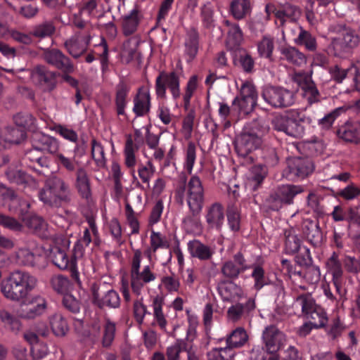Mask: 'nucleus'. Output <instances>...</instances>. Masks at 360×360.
<instances>
[{
  "label": "nucleus",
  "instance_id": "f257e3e1",
  "mask_svg": "<svg viewBox=\"0 0 360 360\" xmlns=\"http://www.w3.org/2000/svg\"><path fill=\"white\" fill-rule=\"evenodd\" d=\"M37 278L30 273L16 270L1 281V289L4 295L11 300L26 297L35 288Z\"/></svg>",
  "mask_w": 360,
  "mask_h": 360
},
{
  "label": "nucleus",
  "instance_id": "f03ea898",
  "mask_svg": "<svg viewBox=\"0 0 360 360\" xmlns=\"http://www.w3.org/2000/svg\"><path fill=\"white\" fill-rule=\"evenodd\" d=\"M262 340L266 350L255 347L251 352V360H278L276 352L284 345L285 335L274 326H269L263 331Z\"/></svg>",
  "mask_w": 360,
  "mask_h": 360
},
{
  "label": "nucleus",
  "instance_id": "7ed1b4c3",
  "mask_svg": "<svg viewBox=\"0 0 360 360\" xmlns=\"http://www.w3.org/2000/svg\"><path fill=\"white\" fill-rule=\"evenodd\" d=\"M143 253L139 249L134 250L131 261L130 281L131 287L134 293L140 295L143 288L157 279V274L154 271L153 265H146L141 268Z\"/></svg>",
  "mask_w": 360,
  "mask_h": 360
},
{
  "label": "nucleus",
  "instance_id": "20e7f679",
  "mask_svg": "<svg viewBox=\"0 0 360 360\" xmlns=\"http://www.w3.org/2000/svg\"><path fill=\"white\" fill-rule=\"evenodd\" d=\"M71 191L68 184L61 178L52 177L46 180L39 192V200L49 206H59L70 200Z\"/></svg>",
  "mask_w": 360,
  "mask_h": 360
},
{
  "label": "nucleus",
  "instance_id": "39448f33",
  "mask_svg": "<svg viewBox=\"0 0 360 360\" xmlns=\"http://www.w3.org/2000/svg\"><path fill=\"white\" fill-rule=\"evenodd\" d=\"M262 124L260 121H255L247 124L235 141L236 151L239 156L246 157L262 144L261 135Z\"/></svg>",
  "mask_w": 360,
  "mask_h": 360
},
{
  "label": "nucleus",
  "instance_id": "423d86ee",
  "mask_svg": "<svg viewBox=\"0 0 360 360\" xmlns=\"http://www.w3.org/2000/svg\"><path fill=\"white\" fill-rule=\"evenodd\" d=\"M257 93L252 82H242L239 94L233 99L232 105L238 108L239 112L247 115L252 112L257 101Z\"/></svg>",
  "mask_w": 360,
  "mask_h": 360
},
{
  "label": "nucleus",
  "instance_id": "0eeeda50",
  "mask_svg": "<svg viewBox=\"0 0 360 360\" xmlns=\"http://www.w3.org/2000/svg\"><path fill=\"white\" fill-rule=\"evenodd\" d=\"M184 190L191 212L193 215L198 214L202 210L204 200V190L200 179L196 176H192Z\"/></svg>",
  "mask_w": 360,
  "mask_h": 360
},
{
  "label": "nucleus",
  "instance_id": "6e6552de",
  "mask_svg": "<svg viewBox=\"0 0 360 360\" xmlns=\"http://www.w3.org/2000/svg\"><path fill=\"white\" fill-rule=\"evenodd\" d=\"M168 88L174 99L180 97L179 77L174 72L160 73L155 80V92L158 98H165L166 89Z\"/></svg>",
  "mask_w": 360,
  "mask_h": 360
},
{
  "label": "nucleus",
  "instance_id": "1a4fd4ad",
  "mask_svg": "<svg viewBox=\"0 0 360 360\" xmlns=\"http://www.w3.org/2000/svg\"><path fill=\"white\" fill-rule=\"evenodd\" d=\"M262 96L266 103L274 108H283L294 103L293 93L283 88L266 86Z\"/></svg>",
  "mask_w": 360,
  "mask_h": 360
},
{
  "label": "nucleus",
  "instance_id": "9d476101",
  "mask_svg": "<svg viewBox=\"0 0 360 360\" xmlns=\"http://www.w3.org/2000/svg\"><path fill=\"white\" fill-rule=\"evenodd\" d=\"M44 251L34 240H27L15 252L16 262L22 265L33 266Z\"/></svg>",
  "mask_w": 360,
  "mask_h": 360
},
{
  "label": "nucleus",
  "instance_id": "9b49d317",
  "mask_svg": "<svg viewBox=\"0 0 360 360\" xmlns=\"http://www.w3.org/2000/svg\"><path fill=\"white\" fill-rule=\"evenodd\" d=\"M54 246L51 249V258L53 263L60 269H66L70 263L66 250L69 249L70 242L63 236H57L53 239Z\"/></svg>",
  "mask_w": 360,
  "mask_h": 360
},
{
  "label": "nucleus",
  "instance_id": "f8f14e48",
  "mask_svg": "<svg viewBox=\"0 0 360 360\" xmlns=\"http://www.w3.org/2000/svg\"><path fill=\"white\" fill-rule=\"evenodd\" d=\"M359 41V37L354 31L345 30L341 37L332 39L329 49L334 55L341 56L347 49L356 46Z\"/></svg>",
  "mask_w": 360,
  "mask_h": 360
},
{
  "label": "nucleus",
  "instance_id": "ddd939ff",
  "mask_svg": "<svg viewBox=\"0 0 360 360\" xmlns=\"http://www.w3.org/2000/svg\"><path fill=\"white\" fill-rule=\"evenodd\" d=\"M46 302L42 297L34 296L27 303H23L17 311L20 318L32 319L41 315L46 310Z\"/></svg>",
  "mask_w": 360,
  "mask_h": 360
},
{
  "label": "nucleus",
  "instance_id": "4468645a",
  "mask_svg": "<svg viewBox=\"0 0 360 360\" xmlns=\"http://www.w3.org/2000/svg\"><path fill=\"white\" fill-rule=\"evenodd\" d=\"M133 112L137 117L146 115L150 110L151 97L150 90L146 86L139 89L137 94L133 99Z\"/></svg>",
  "mask_w": 360,
  "mask_h": 360
},
{
  "label": "nucleus",
  "instance_id": "2eb2a0df",
  "mask_svg": "<svg viewBox=\"0 0 360 360\" xmlns=\"http://www.w3.org/2000/svg\"><path fill=\"white\" fill-rule=\"evenodd\" d=\"M267 174L265 167L258 165L251 167L246 174L245 187L250 191H256L262 184Z\"/></svg>",
  "mask_w": 360,
  "mask_h": 360
},
{
  "label": "nucleus",
  "instance_id": "dca6fc26",
  "mask_svg": "<svg viewBox=\"0 0 360 360\" xmlns=\"http://www.w3.org/2000/svg\"><path fill=\"white\" fill-rule=\"evenodd\" d=\"M142 20V15L140 11L134 8L129 13L120 18L122 30L125 36H129L135 33L139 23Z\"/></svg>",
  "mask_w": 360,
  "mask_h": 360
},
{
  "label": "nucleus",
  "instance_id": "f3484780",
  "mask_svg": "<svg viewBox=\"0 0 360 360\" xmlns=\"http://www.w3.org/2000/svg\"><path fill=\"white\" fill-rule=\"evenodd\" d=\"M290 173L300 179H304L314 170L310 160L302 158H293L288 160Z\"/></svg>",
  "mask_w": 360,
  "mask_h": 360
},
{
  "label": "nucleus",
  "instance_id": "a211bd4d",
  "mask_svg": "<svg viewBox=\"0 0 360 360\" xmlns=\"http://www.w3.org/2000/svg\"><path fill=\"white\" fill-rule=\"evenodd\" d=\"M45 60L50 64L61 70L64 72H72L74 70L73 65L68 58L57 49L48 50L44 53Z\"/></svg>",
  "mask_w": 360,
  "mask_h": 360
},
{
  "label": "nucleus",
  "instance_id": "6ab92c4d",
  "mask_svg": "<svg viewBox=\"0 0 360 360\" xmlns=\"http://www.w3.org/2000/svg\"><path fill=\"white\" fill-rule=\"evenodd\" d=\"M32 82L37 85L43 86L44 89L53 88L55 83V74L46 70L43 66H37L30 72Z\"/></svg>",
  "mask_w": 360,
  "mask_h": 360
},
{
  "label": "nucleus",
  "instance_id": "aec40b11",
  "mask_svg": "<svg viewBox=\"0 0 360 360\" xmlns=\"http://www.w3.org/2000/svg\"><path fill=\"white\" fill-rule=\"evenodd\" d=\"M22 221L34 233L43 238L52 236L46 221L37 215H31L27 217H22Z\"/></svg>",
  "mask_w": 360,
  "mask_h": 360
},
{
  "label": "nucleus",
  "instance_id": "412c9836",
  "mask_svg": "<svg viewBox=\"0 0 360 360\" xmlns=\"http://www.w3.org/2000/svg\"><path fill=\"white\" fill-rule=\"evenodd\" d=\"M250 268V266L246 264L243 255L237 253L233 257V261H229L224 264L222 272L228 277L236 278L240 272Z\"/></svg>",
  "mask_w": 360,
  "mask_h": 360
},
{
  "label": "nucleus",
  "instance_id": "4be33fe9",
  "mask_svg": "<svg viewBox=\"0 0 360 360\" xmlns=\"http://www.w3.org/2000/svg\"><path fill=\"white\" fill-rule=\"evenodd\" d=\"M206 221L212 229H221L224 221V212L222 205L218 202L213 203L207 208Z\"/></svg>",
  "mask_w": 360,
  "mask_h": 360
},
{
  "label": "nucleus",
  "instance_id": "5701e85b",
  "mask_svg": "<svg viewBox=\"0 0 360 360\" xmlns=\"http://www.w3.org/2000/svg\"><path fill=\"white\" fill-rule=\"evenodd\" d=\"M187 245L191 256L200 260H209L214 254V248L205 245L198 240H191Z\"/></svg>",
  "mask_w": 360,
  "mask_h": 360
},
{
  "label": "nucleus",
  "instance_id": "b1692460",
  "mask_svg": "<svg viewBox=\"0 0 360 360\" xmlns=\"http://www.w3.org/2000/svg\"><path fill=\"white\" fill-rule=\"evenodd\" d=\"M75 186L82 198L86 200L91 198L90 180L84 167H79L76 171Z\"/></svg>",
  "mask_w": 360,
  "mask_h": 360
},
{
  "label": "nucleus",
  "instance_id": "393cba45",
  "mask_svg": "<svg viewBox=\"0 0 360 360\" xmlns=\"http://www.w3.org/2000/svg\"><path fill=\"white\" fill-rule=\"evenodd\" d=\"M303 191V187L299 185H282L276 191V200L281 204H291L294 197Z\"/></svg>",
  "mask_w": 360,
  "mask_h": 360
},
{
  "label": "nucleus",
  "instance_id": "a878e982",
  "mask_svg": "<svg viewBox=\"0 0 360 360\" xmlns=\"http://www.w3.org/2000/svg\"><path fill=\"white\" fill-rule=\"evenodd\" d=\"M219 292L224 300L236 302L243 297L241 288L233 282L221 283L219 287Z\"/></svg>",
  "mask_w": 360,
  "mask_h": 360
},
{
  "label": "nucleus",
  "instance_id": "bb28decb",
  "mask_svg": "<svg viewBox=\"0 0 360 360\" xmlns=\"http://www.w3.org/2000/svg\"><path fill=\"white\" fill-rule=\"evenodd\" d=\"M90 37L84 38L75 35L68 40L65 45L69 53L74 58L79 57L86 49Z\"/></svg>",
  "mask_w": 360,
  "mask_h": 360
},
{
  "label": "nucleus",
  "instance_id": "cd10ccee",
  "mask_svg": "<svg viewBox=\"0 0 360 360\" xmlns=\"http://www.w3.org/2000/svg\"><path fill=\"white\" fill-rule=\"evenodd\" d=\"M4 140L0 141V150L10 147L12 144H17L23 141L25 137V131L22 128H7L4 132Z\"/></svg>",
  "mask_w": 360,
  "mask_h": 360
},
{
  "label": "nucleus",
  "instance_id": "c85d7f7f",
  "mask_svg": "<svg viewBox=\"0 0 360 360\" xmlns=\"http://www.w3.org/2000/svg\"><path fill=\"white\" fill-rule=\"evenodd\" d=\"M164 304V301L162 297L156 296L153 298V325L154 326H158L159 328L166 333L167 332V319L162 311V306Z\"/></svg>",
  "mask_w": 360,
  "mask_h": 360
},
{
  "label": "nucleus",
  "instance_id": "c756f323",
  "mask_svg": "<svg viewBox=\"0 0 360 360\" xmlns=\"http://www.w3.org/2000/svg\"><path fill=\"white\" fill-rule=\"evenodd\" d=\"M139 150V146L134 143L131 136L127 139L124 148V165L131 169L133 176L134 175V167L136 165V153Z\"/></svg>",
  "mask_w": 360,
  "mask_h": 360
},
{
  "label": "nucleus",
  "instance_id": "7c9ffc66",
  "mask_svg": "<svg viewBox=\"0 0 360 360\" xmlns=\"http://www.w3.org/2000/svg\"><path fill=\"white\" fill-rule=\"evenodd\" d=\"M338 136L349 142L360 141V122L347 123L338 131Z\"/></svg>",
  "mask_w": 360,
  "mask_h": 360
},
{
  "label": "nucleus",
  "instance_id": "2f4dec72",
  "mask_svg": "<svg viewBox=\"0 0 360 360\" xmlns=\"http://www.w3.org/2000/svg\"><path fill=\"white\" fill-rule=\"evenodd\" d=\"M25 339L31 345L32 355L38 359L45 357L49 353V349L46 344L40 342L38 336L33 332H27L24 335Z\"/></svg>",
  "mask_w": 360,
  "mask_h": 360
},
{
  "label": "nucleus",
  "instance_id": "473e14b6",
  "mask_svg": "<svg viewBox=\"0 0 360 360\" xmlns=\"http://www.w3.org/2000/svg\"><path fill=\"white\" fill-rule=\"evenodd\" d=\"M218 113L226 128L229 127L232 122H236L240 114H243L238 111V108L233 105V109H231L230 106L224 102L219 103Z\"/></svg>",
  "mask_w": 360,
  "mask_h": 360
},
{
  "label": "nucleus",
  "instance_id": "72a5a7b5",
  "mask_svg": "<svg viewBox=\"0 0 360 360\" xmlns=\"http://www.w3.org/2000/svg\"><path fill=\"white\" fill-rule=\"evenodd\" d=\"M34 142L37 143L40 150H46L56 155L58 153L59 143L53 137L43 134H35Z\"/></svg>",
  "mask_w": 360,
  "mask_h": 360
},
{
  "label": "nucleus",
  "instance_id": "f704fd0d",
  "mask_svg": "<svg viewBox=\"0 0 360 360\" xmlns=\"http://www.w3.org/2000/svg\"><path fill=\"white\" fill-rule=\"evenodd\" d=\"M279 51L282 59H285L296 66H302L307 63L304 55L295 47H281Z\"/></svg>",
  "mask_w": 360,
  "mask_h": 360
},
{
  "label": "nucleus",
  "instance_id": "c9c22d12",
  "mask_svg": "<svg viewBox=\"0 0 360 360\" xmlns=\"http://www.w3.org/2000/svg\"><path fill=\"white\" fill-rule=\"evenodd\" d=\"M327 271L333 276V281L337 290H339L340 285V278L342 276L343 271L340 262L338 255L333 252L331 257L326 263Z\"/></svg>",
  "mask_w": 360,
  "mask_h": 360
},
{
  "label": "nucleus",
  "instance_id": "e433bc0d",
  "mask_svg": "<svg viewBox=\"0 0 360 360\" xmlns=\"http://www.w3.org/2000/svg\"><path fill=\"white\" fill-rule=\"evenodd\" d=\"M229 26L226 46L230 50L236 49L243 40V33L237 24H231L226 21Z\"/></svg>",
  "mask_w": 360,
  "mask_h": 360
},
{
  "label": "nucleus",
  "instance_id": "4c0bfd02",
  "mask_svg": "<svg viewBox=\"0 0 360 360\" xmlns=\"http://www.w3.org/2000/svg\"><path fill=\"white\" fill-rule=\"evenodd\" d=\"M49 321L51 329L55 335L61 337L68 332V323L61 314H53L49 317Z\"/></svg>",
  "mask_w": 360,
  "mask_h": 360
},
{
  "label": "nucleus",
  "instance_id": "58836bf2",
  "mask_svg": "<svg viewBox=\"0 0 360 360\" xmlns=\"http://www.w3.org/2000/svg\"><path fill=\"white\" fill-rule=\"evenodd\" d=\"M294 41L297 45L304 46L309 51H314L317 48L316 37L302 27H300L298 35Z\"/></svg>",
  "mask_w": 360,
  "mask_h": 360
},
{
  "label": "nucleus",
  "instance_id": "ea45409f",
  "mask_svg": "<svg viewBox=\"0 0 360 360\" xmlns=\"http://www.w3.org/2000/svg\"><path fill=\"white\" fill-rule=\"evenodd\" d=\"M150 248L148 251V257H150L151 252H155L158 249H167L169 247V242L160 232L151 230L150 236Z\"/></svg>",
  "mask_w": 360,
  "mask_h": 360
},
{
  "label": "nucleus",
  "instance_id": "a19ab883",
  "mask_svg": "<svg viewBox=\"0 0 360 360\" xmlns=\"http://www.w3.org/2000/svg\"><path fill=\"white\" fill-rule=\"evenodd\" d=\"M198 51V34L195 30H191L187 34L185 41V53L188 60H192Z\"/></svg>",
  "mask_w": 360,
  "mask_h": 360
},
{
  "label": "nucleus",
  "instance_id": "79ce46f5",
  "mask_svg": "<svg viewBox=\"0 0 360 360\" xmlns=\"http://www.w3.org/2000/svg\"><path fill=\"white\" fill-rule=\"evenodd\" d=\"M156 171L155 167L153 164L152 159L149 158L146 163H140L138 167L137 172L139 177L143 184L150 186V179L153 178Z\"/></svg>",
  "mask_w": 360,
  "mask_h": 360
},
{
  "label": "nucleus",
  "instance_id": "37998d69",
  "mask_svg": "<svg viewBox=\"0 0 360 360\" xmlns=\"http://www.w3.org/2000/svg\"><path fill=\"white\" fill-rule=\"evenodd\" d=\"M231 12L238 20L245 18L250 12V3L248 0H233L231 4Z\"/></svg>",
  "mask_w": 360,
  "mask_h": 360
},
{
  "label": "nucleus",
  "instance_id": "c03bdc74",
  "mask_svg": "<svg viewBox=\"0 0 360 360\" xmlns=\"http://www.w3.org/2000/svg\"><path fill=\"white\" fill-rule=\"evenodd\" d=\"M248 339L246 331L243 328L234 330L227 338V345L233 349L234 347L243 346Z\"/></svg>",
  "mask_w": 360,
  "mask_h": 360
},
{
  "label": "nucleus",
  "instance_id": "a18cd8bd",
  "mask_svg": "<svg viewBox=\"0 0 360 360\" xmlns=\"http://www.w3.org/2000/svg\"><path fill=\"white\" fill-rule=\"evenodd\" d=\"M139 39L136 37H131L124 42L121 51V56L126 63L130 62L137 51Z\"/></svg>",
  "mask_w": 360,
  "mask_h": 360
},
{
  "label": "nucleus",
  "instance_id": "49530a36",
  "mask_svg": "<svg viewBox=\"0 0 360 360\" xmlns=\"http://www.w3.org/2000/svg\"><path fill=\"white\" fill-rule=\"evenodd\" d=\"M233 350L228 345L226 347L214 348L207 353L208 360H231Z\"/></svg>",
  "mask_w": 360,
  "mask_h": 360
},
{
  "label": "nucleus",
  "instance_id": "de8ad7c7",
  "mask_svg": "<svg viewBox=\"0 0 360 360\" xmlns=\"http://www.w3.org/2000/svg\"><path fill=\"white\" fill-rule=\"evenodd\" d=\"M313 321L315 328H323L328 323V316L325 310L320 306L306 316Z\"/></svg>",
  "mask_w": 360,
  "mask_h": 360
},
{
  "label": "nucleus",
  "instance_id": "09e8293b",
  "mask_svg": "<svg viewBox=\"0 0 360 360\" xmlns=\"http://www.w3.org/2000/svg\"><path fill=\"white\" fill-rule=\"evenodd\" d=\"M296 304L301 307L302 314L306 316L319 307L316 304L313 297L309 295L299 296L297 298Z\"/></svg>",
  "mask_w": 360,
  "mask_h": 360
},
{
  "label": "nucleus",
  "instance_id": "8fccbe9b",
  "mask_svg": "<svg viewBox=\"0 0 360 360\" xmlns=\"http://www.w3.org/2000/svg\"><path fill=\"white\" fill-rule=\"evenodd\" d=\"M252 268V277L255 281L254 287L257 290H260L263 286L267 284V278L265 276L264 270L260 264L250 266Z\"/></svg>",
  "mask_w": 360,
  "mask_h": 360
},
{
  "label": "nucleus",
  "instance_id": "3c124183",
  "mask_svg": "<svg viewBox=\"0 0 360 360\" xmlns=\"http://www.w3.org/2000/svg\"><path fill=\"white\" fill-rule=\"evenodd\" d=\"M51 284L54 290L59 293H65V295L70 288V281L62 275L53 276L51 278Z\"/></svg>",
  "mask_w": 360,
  "mask_h": 360
},
{
  "label": "nucleus",
  "instance_id": "603ef678",
  "mask_svg": "<svg viewBox=\"0 0 360 360\" xmlns=\"http://www.w3.org/2000/svg\"><path fill=\"white\" fill-rule=\"evenodd\" d=\"M343 112H345V109L343 108H338L333 110L332 112L326 115L323 118L319 120V126L322 129H329L332 127L334 121Z\"/></svg>",
  "mask_w": 360,
  "mask_h": 360
},
{
  "label": "nucleus",
  "instance_id": "864d4df0",
  "mask_svg": "<svg viewBox=\"0 0 360 360\" xmlns=\"http://www.w3.org/2000/svg\"><path fill=\"white\" fill-rule=\"evenodd\" d=\"M274 49V40L269 37H264L257 44V50L260 56L270 58Z\"/></svg>",
  "mask_w": 360,
  "mask_h": 360
},
{
  "label": "nucleus",
  "instance_id": "5fc2aeb1",
  "mask_svg": "<svg viewBox=\"0 0 360 360\" xmlns=\"http://www.w3.org/2000/svg\"><path fill=\"white\" fill-rule=\"evenodd\" d=\"M196 159V149L194 143L190 142L188 144L186 153L185 159L184 162V168L188 172V174H191Z\"/></svg>",
  "mask_w": 360,
  "mask_h": 360
},
{
  "label": "nucleus",
  "instance_id": "6e6d98bb",
  "mask_svg": "<svg viewBox=\"0 0 360 360\" xmlns=\"http://www.w3.org/2000/svg\"><path fill=\"white\" fill-rule=\"evenodd\" d=\"M91 155L98 167H103L105 165L103 148L96 140L91 141Z\"/></svg>",
  "mask_w": 360,
  "mask_h": 360
},
{
  "label": "nucleus",
  "instance_id": "4d7b16f0",
  "mask_svg": "<svg viewBox=\"0 0 360 360\" xmlns=\"http://www.w3.org/2000/svg\"><path fill=\"white\" fill-rule=\"evenodd\" d=\"M55 161L58 166L65 168L69 172L74 171L77 165V162L75 157H66L64 154L60 153L56 154Z\"/></svg>",
  "mask_w": 360,
  "mask_h": 360
},
{
  "label": "nucleus",
  "instance_id": "13d9d810",
  "mask_svg": "<svg viewBox=\"0 0 360 360\" xmlns=\"http://www.w3.org/2000/svg\"><path fill=\"white\" fill-rule=\"evenodd\" d=\"M4 190L5 191L3 194L4 195L5 205L8 207L10 211L18 212L20 204V198L15 195L13 191L6 188H4Z\"/></svg>",
  "mask_w": 360,
  "mask_h": 360
},
{
  "label": "nucleus",
  "instance_id": "bf43d9fd",
  "mask_svg": "<svg viewBox=\"0 0 360 360\" xmlns=\"http://www.w3.org/2000/svg\"><path fill=\"white\" fill-rule=\"evenodd\" d=\"M128 90L126 87L122 86L117 92L115 103L117 108V112L119 115H124V109L127 106V96Z\"/></svg>",
  "mask_w": 360,
  "mask_h": 360
},
{
  "label": "nucleus",
  "instance_id": "052dcab7",
  "mask_svg": "<svg viewBox=\"0 0 360 360\" xmlns=\"http://www.w3.org/2000/svg\"><path fill=\"white\" fill-rule=\"evenodd\" d=\"M115 323L109 319H106L103 338V344L105 347L110 346L112 342L115 338Z\"/></svg>",
  "mask_w": 360,
  "mask_h": 360
},
{
  "label": "nucleus",
  "instance_id": "680f3d73",
  "mask_svg": "<svg viewBox=\"0 0 360 360\" xmlns=\"http://www.w3.org/2000/svg\"><path fill=\"white\" fill-rule=\"evenodd\" d=\"M184 349V342L181 340H177L173 345L167 349V360H179L180 353Z\"/></svg>",
  "mask_w": 360,
  "mask_h": 360
},
{
  "label": "nucleus",
  "instance_id": "e2e57ef3",
  "mask_svg": "<svg viewBox=\"0 0 360 360\" xmlns=\"http://www.w3.org/2000/svg\"><path fill=\"white\" fill-rule=\"evenodd\" d=\"M102 305L99 307L108 306L112 308L119 307L120 300L117 292L113 290H108L105 295L104 297L101 300Z\"/></svg>",
  "mask_w": 360,
  "mask_h": 360
},
{
  "label": "nucleus",
  "instance_id": "0e129e2a",
  "mask_svg": "<svg viewBox=\"0 0 360 360\" xmlns=\"http://www.w3.org/2000/svg\"><path fill=\"white\" fill-rule=\"evenodd\" d=\"M217 311V304L214 302H208L203 309V321L206 328H211L214 312Z\"/></svg>",
  "mask_w": 360,
  "mask_h": 360
},
{
  "label": "nucleus",
  "instance_id": "69168bd1",
  "mask_svg": "<svg viewBox=\"0 0 360 360\" xmlns=\"http://www.w3.org/2000/svg\"><path fill=\"white\" fill-rule=\"evenodd\" d=\"M198 87V77L193 75L188 81L185 94L184 95V101L185 107L187 108L190 104V100Z\"/></svg>",
  "mask_w": 360,
  "mask_h": 360
},
{
  "label": "nucleus",
  "instance_id": "338daca9",
  "mask_svg": "<svg viewBox=\"0 0 360 360\" xmlns=\"http://www.w3.org/2000/svg\"><path fill=\"white\" fill-rule=\"evenodd\" d=\"M0 319L13 330H18L20 328V321L4 309L0 310Z\"/></svg>",
  "mask_w": 360,
  "mask_h": 360
},
{
  "label": "nucleus",
  "instance_id": "774afa93",
  "mask_svg": "<svg viewBox=\"0 0 360 360\" xmlns=\"http://www.w3.org/2000/svg\"><path fill=\"white\" fill-rule=\"evenodd\" d=\"M304 133V127L300 123L296 122L289 117L285 134L293 137H301Z\"/></svg>",
  "mask_w": 360,
  "mask_h": 360
}]
</instances>
